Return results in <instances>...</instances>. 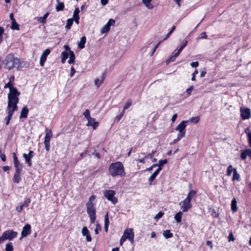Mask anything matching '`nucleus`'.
I'll use <instances>...</instances> for the list:
<instances>
[{"label": "nucleus", "instance_id": "obj_1", "mask_svg": "<svg viewBox=\"0 0 251 251\" xmlns=\"http://www.w3.org/2000/svg\"><path fill=\"white\" fill-rule=\"evenodd\" d=\"M4 68L9 71L14 68L18 69L21 66V64L20 59L15 57L13 54H8L7 55L2 62Z\"/></svg>", "mask_w": 251, "mask_h": 251}, {"label": "nucleus", "instance_id": "obj_2", "mask_svg": "<svg viewBox=\"0 0 251 251\" xmlns=\"http://www.w3.org/2000/svg\"><path fill=\"white\" fill-rule=\"evenodd\" d=\"M108 170L110 174L113 177L118 176H125L124 167L121 162H116L111 164L109 167Z\"/></svg>", "mask_w": 251, "mask_h": 251}, {"label": "nucleus", "instance_id": "obj_3", "mask_svg": "<svg viewBox=\"0 0 251 251\" xmlns=\"http://www.w3.org/2000/svg\"><path fill=\"white\" fill-rule=\"evenodd\" d=\"M20 93L18 91L16 88H13L11 89V91L8 94V104L9 106L10 104L17 105L19 102V96Z\"/></svg>", "mask_w": 251, "mask_h": 251}, {"label": "nucleus", "instance_id": "obj_4", "mask_svg": "<svg viewBox=\"0 0 251 251\" xmlns=\"http://www.w3.org/2000/svg\"><path fill=\"white\" fill-rule=\"evenodd\" d=\"M95 206V204H91L90 202H87L86 203L87 212L92 223H95L96 218V208Z\"/></svg>", "mask_w": 251, "mask_h": 251}, {"label": "nucleus", "instance_id": "obj_5", "mask_svg": "<svg viewBox=\"0 0 251 251\" xmlns=\"http://www.w3.org/2000/svg\"><path fill=\"white\" fill-rule=\"evenodd\" d=\"M17 232L12 230H7L3 232L2 235L0 237V244L5 240H11L16 237Z\"/></svg>", "mask_w": 251, "mask_h": 251}, {"label": "nucleus", "instance_id": "obj_6", "mask_svg": "<svg viewBox=\"0 0 251 251\" xmlns=\"http://www.w3.org/2000/svg\"><path fill=\"white\" fill-rule=\"evenodd\" d=\"M103 193L105 198L111 201L113 204H115L117 202L118 199L115 197L116 193L114 191L110 190H104Z\"/></svg>", "mask_w": 251, "mask_h": 251}, {"label": "nucleus", "instance_id": "obj_7", "mask_svg": "<svg viewBox=\"0 0 251 251\" xmlns=\"http://www.w3.org/2000/svg\"><path fill=\"white\" fill-rule=\"evenodd\" d=\"M189 123V121H182L175 128V130L179 132L178 135L184 137L185 135L186 123Z\"/></svg>", "mask_w": 251, "mask_h": 251}, {"label": "nucleus", "instance_id": "obj_8", "mask_svg": "<svg viewBox=\"0 0 251 251\" xmlns=\"http://www.w3.org/2000/svg\"><path fill=\"white\" fill-rule=\"evenodd\" d=\"M240 116L243 120L249 119L251 116L250 109L248 108H241Z\"/></svg>", "mask_w": 251, "mask_h": 251}, {"label": "nucleus", "instance_id": "obj_9", "mask_svg": "<svg viewBox=\"0 0 251 251\" xmlns=\"http://www.w3.org/2000/svg\"><path fill=\"white\" fill-rule=\"evenodd\" d=\"M179 205L181 206V210L184 212L187 211L189 209L192 207L191 202L185 199L179 203Z\"/></svg>", "mask_w": 251, "mask_h": 251}, {"label": "nucleus", "instance_id": "obj_10", "mask_svg": "<svg viewBox=\"0 0 251 251\" xmlns=\"http://www.w3.org/2000/svg\"><path fill=\"white\" fill-rule=\"evenodd\" d=\"M50 53V50L49 49H46L42 53L40 59V65L43 66L46 61L47 56Z\"/></svg>", "mask_w": 251, "mask_h": 251}, {"label": "nucleus", "instance_id": "obj_11", "mask_svg": "<svg viewBox=\"0 0 251 251\" xmlns=\"http://www.w3.org/2000/svg\"><path fill=\"white\" fill-rule=\"evenodd\" d=\"M18 110V106L16 105V104H15V105L10 104V106H9V104H8L6 111L8 113L7 116L12 118L14 112L15 111H17Z\"/></svg>", "mask_w": 251, "mask_h": 251}, {"label": "nucleus", "instance_id": "obj_12", "mask_svg": "<svg viewBox=\"0 0 251 251\" xmlns=\"http://www.w3.org/2000/svg\"><path fill=\"white\" fill-rule=\"evenodd\" d=\"M31 233V226L29 224L25 226L21 233L22 237H26Z\"/></svg>", "mask_w": 251, "mask_h": 251}, {"label": "nucleus", "instance_id": "obj_13", "mask_svg": "<svg viewBox=\"0 0 251 251\" xmlns=\"http://www.w3.org/2000/svg\"><path fill=\"white\" fill-rule=\"evenodd\" d=\"M88 123L86 126H92L94 129H96L99 126V123L95 121V119L91 117L87 119Z\"/></svg>", "mask_w": 251, "mask_h": 251}, {"label": "nucleus", "instance_id": "obj_14", "mask_svg": "<svg viewBox=\"0 0 251 251\" xmlns=\"http://www.w3.org/2000/svg\"><path fill=\"white\" fill-rule=\"evenodd\" d=\"M9 17L12 22L11 28L13 30H19L20 29L19 25L16 23V20L14 19V14L12 13H10Z\"/></svg>", "mask_w": 251, "mask_h": 251}, {"label": "nucleus", "instance_id": "obj_15", "mask_svg": "<svg viewBox=\"0 0 251 251\" xmlns=\"http://www.w3.org/2000/svg\"><path fill=\"white\" fill-rule=\"evenodd\" d=\"M250 156L251 159V150L250 149H247L242 151L241 153V159L243 160H245L247 156Z\"/></svg>", "mask_w": 251, "mask_h": 251}, {"label": "nucleus", "instance_id": "obj_16", "mask_svg": "<svg viewBox=\"0 0 251 251\" xmlns=\"http://www.w3.org/2000/svg\"><path fill=\"white\" fill-rule=\"evenodd\" d=\"M82 234L83 236H86L87 241L91 242L92 241V238L91 237L89 231L86 227H83L82 229Z\"/></svg>", "mask_w": 251, "mask_h": 251}, {"label": "nucleus", "instance_id": "obj_17", "mask_svg": "<svg viewBox=\"0 0 251 251\" xmlns=\"http://www.w3.org/2000/svg\"><path fill=\"white\" fill-rule=\"evenodd\" d=\"M162 168H158L157 170L151 175V176L149 177L148 181L149 182L150 185H152V181L155 178L156 176L158 175L159 172L161 171Z\"/></svg>", "mask_w": 251, "mask_h": 251}, {"label": "nucleus", "instance_id": "obj_18", "mask_svg": "<svg viewBox=\"0 0 251 251\" xmlns=\"http://www.w3.org/2000/svg\"><path fill=\"white\" fill-rule=\"evenodd\" d=\"M52 136V132L50 129L46 128L45 130V136L44 142H50L51 138Z\"/></svg>", "mask_w": 251, "mask_h": 251}, {"label": "nucleus", "instance_id": "obj_19", "mask_svg": "<svg viewBox=\"0 0 251 251\" xmlns=\"http://www.w3.org/2000/svg\"><path fill=\"white\" fill-rule=\"evenodd\" d=\"M80 11L79 10L78 8H75V10H74V13H73V18L74 21H75V23L76 24H79V13Z\"/></svg>", "mask_w": 251, "mask_h": 251}, {"label": "nucleus", "instance_id": "obj_20", "mask_svg": "<svg viewBox=\"0 0 251 251\" xmlns=\"http://www.w3.org/2000/svg\"><path fill=\"white\" fill-rule=\"evenodd\" d=\"M49 15V12H47L43 17H37V20L40 23L45 24L46 22V19Z\"/></svg>", "mask_w": 251, "mask_h": 251}, {"label": "nucleus", "instance_id": "obj_21", "mask_svg": "<svg viewBox=\"0 0 251 251\" xmlns=\"http://www.w3.org/2000/svg\"><path fill=\"white\" fill-rule=\"evenodd\" d=\"M104 79V74L100 76V78H97L95 80V84L98 87H100L103 83Z\"/></svg>", "mask_w": 251, "mask_h": 251}, {"label": "nucleus", "instance_id": "obj_22", "mask_svg": "<svg viewBox=\"0 0 251 251\" xmlns=\"http://www.w3.org/2000/svg\"><path fill=\"white\" fill-rule=\"evenodd\" d=\"M134 235V232L133 231V229L131 228H128L126 229L124 231L123 236H125L126 238H129V237Z\"/></svg>", "mask_w": 251, "mask_h": 251}, {"label": "nucleus", "instance_id": "obj_23", "mask_svg": "<svg viewBox=\"0 0 251 251\" xmlns=\"http://www.w3.org/2000/svg\"><path fill=\"white\" fill-rule=\"evenodd\" d=\"M15 168V173H21L23 169V165L19 162L14 163Z\"/></svg>", "mask_w": 251, "mask_h": 251}, {"label": "nucleus", "instance_id": "obj_24", "mask_svg": "<svg viewBox=\"0 0 251 251\" xmlns=\"http://www.w3.org/2000/svg\"><path fill=\"white\" fill-rule=\"evenodd\" d=\"M57 4L56 5L55 8L57 11H62L64 9V4L61 2L59 0H56Z\"/></svg>", "mask_w": 251, "mask_h": 251}, {"label": "nucleus", "instance_id": "obj_25", "mask_svg": "<svg viewBox=\"0 0 251 251\" xmlns=\"http://www.w3.org/2000/svg\"><path fill=\"white\" fill-rule=\"evenodd\" d=\"M28 110L26 107H24L21 111L20 118H26L27 116Z\"/></svg>", "mask_w": 251, "mask_h": 251}, {"label": "nucleus", "instance_id": "obj_26", "mask_svg": "<svg viewBox=\"0 0 251 251\" xmlns=\"http://www.w3.org/2000/svg\"><path fill=\"white\" fill-rule=\"evenodd\" d=\"M86 38L85 36H82L80 38V41L78 43V47L80 49H82L85 47V44L86 43Z\"/></svg>", "mask_w": 251, "mask_h": 251}, {"label": "nucleus", "instance_id": "obj_27", "mask_svg": "<svg viewBox=\"0 0 251 251\" xmlns=\"http://www.w3.org/2000/svg\"><path fill=\"white\" fill-rule=\"evenodd\" d=\"M231 209L233 212L237 211V201L235 198H233L231 201Z\"/></svg>", "mask_w": 251, "mask_h": 251}, {"label": "nucleus", "instance_id": "obj_28", "mask_svg": "<svg viewBox=\"0 0 251 251\" xmlns=\"http://www.w3.org/2000/svg\"><path fill=\"white\" fill-rule=\"evenodd\" d=\"M196 194V192L194 190H191L188 194L187 195V197L185 199L187 201H188L191 202V201L195 195Z\"/></svg>", "mask_w": 251, "mask_h": 251}, {"label": "nucleus", "instance_id": "obj_29", "mask_svg": "<svg viewBox=\"0 0 251 251\" xmlns=\"http://www.w3.org/2000/svg\"><path fill=\"white\" fill-rule=\"evenodd\" d=\"M68 52L67 51H63L61 53V62L62 63H64L66 60V59L68 57L69 55Z\"/></svg>", "mask_w": 251, "mask_h": 251}, {"label": "nucleus", "instance_id": "obj_30", "mask_svg": "<svg viewBox=\"0 0 251 251\" xmlns=\"http://www.w3.org/2000/svg\"><path fill=\"white\" fill-rule=\"evenodd\" d=\"M143 3L147 7L148 9H151L153 8V5L151 3V0H142Z\"/></svg>", "mask_w": 251, "mask_h": 251}, {"label": "nucleus", "instance_id": "obj_31", "mask_svg": "<svg viewBox=\"0 0 251 251\" xmlns=\"http://www.w3.org/2000/svg\"><path fill=\"white\" fill-rule=\"evenodd\" d=\"M182 214V212L179 211L175 215L174 218L177 223L181 222Z\"/></svg>", "mask_w": 251, "mask_h": 251}, {"label": "nucleus", "instance_id": "obj_32", "mask_svg": "<svg viewBox=\"0 0 251 251\" xmlns=\"http://www.w3.org/2000/svg\"><path fill=\"white\" fill-rule=\"evenodd\" d=\"M21 173H15L13 177V182L15 183H19L21 180L20 177Z\"/></svg>", "mask_w": 251, "mask_h": 251}, {"label": "nucleus", "instance_id": "obj_33", "mask_svg": "<svg viewBox=\"0 0 251 251\" xmlns=\"http://www.w3.org/2000/svg\"><path fill=\"white\" fill-rule=\"evenodd\" d=\"M69 53L70 57L69 60H68V63L69 64L74 63L75 59V55L73 51H70Z\"/></svg>", "mask_w": 251, "mask_h": 251}, {"label": "nucleus", "instance_id": "obj_34", "mask_svg": "<svg viewBox=\"0 0 251 251\" xmlns=\"http://www.w3.org/2000/svg\"><path fill=\"white\" fill-rule=\"evenodd\" d=\"M163 235L164 236V237L166 238V239H168V238H171L173 237V234L172 233H171L170 232V230H164L163 231Z\"/></svg>", "mask_w": 251, "mask_h": 251}, {"label": "nucleus", "instance_id": "obj_35", "mask_svg": "<svg viewBox=\"0 0 251 251\" xmlns=\"http://www.w3.org/2000/svg\"><path fill=\"white\" fill-rule=\"evenodd\" d=\"M24 158L25 160L26 163H27L28 166L30 167L32 165L31 158L27 155V154L24 153L23 155Z\"/></svg>", "mask_w": 251, "mask_h": 251}, {"label": "nucleus", "instance_id": "obj_36", "mask_svg": "<svg viewBox=\"0 0 251 251\" xmlns=\"http://www.w3.org/2000/svg\"><path fill=\"white\" fill-rule=\"evenodd\" d=\"M74 19L73 18L69 19L67 21L65 28L67 30L70 29L73 25Z\"/></svg>", "mask_w": 251, "mask_h": 251}, {"label": "nucleus", "instance_id": "obj_37", "mask_svg": "<svg viewBox=\"0 0 251 251\" xmlns=\"http://www.w3.org/2000/svg\"><path fill=\"white\" fill-rule=\"evenodd\" d=\"M245 132L246 133H247L248 137L249 146L250 148H251V131L249 130L248 128H247V129H246Z\"/></svg>", "mask_w": 251, "mask_h": 251}, {"label": "nucleus", "instance_id": "obj_38", "mask_svg": "<svg viewBox=\"0 0 251 251\" xmlns=\"http://www.w3.org/2000/svg\"><path fill=\"white\" fill-rule=\"evenodd\" d=\"M110 28V26H109L107 24H105L101 29V33H105L108 32Z\"/></svg>", "mask_w": 251, "mask_h": 251}, {"label": "nucleus", "instance_id": "obj_39", "mask_svg": "<svg viewBox=\"0 0 251 251\" xmlns=\"http://www.w3.org/2000/svg\"><path fill=\"white\" fill-rule=\"evenodd\" d=\"M240 178V175L239 174L237 173V170L236 169H233V178L232 179L233 180H239Z\"/></svg>", "mask_w": 251, "mask_h": 251}, {"label": "nucleus", "instance_id": "obj_40", "mask_svg": "<svg viewBox=\"0 0 251 251\" xmlns=\"http://www.w3.org/2000/svg\"><path fill=\"white\" fill-rule=\"evenodd\" d=\"M31 202V200L29 198H25L24 202L22 204L23 207H27Z\"/></svg>", "mask_w": 251, "mask_h": 251}, {"label": "nucleus", "instance_id": "obj_41", "mask_svg": "<svg viewBox=\"0 0 251 251\" xmlns=\"http://www.w3.org/2000/svg\"><path fill=\"white\" fill-rule=\"evenodd\" d=\"M187 43H188L187 41L186 40H184L182 41L181 45L180 46L178 50L181 52L182 51V50L187 46Z\"/></svg>", "mask_w": 251, "mask_h": 251}, {"label": "nucleus", "instance_id": "obj_42", "mask_svg": "<svg viewBox=\"0 0 251 251\" xmlns=\"http://www.w3.org/2000/svg\"><path fill=\"white\" fill-rule=\"evenodd\" d=\"M167 162L168 161L166 159L164 160H159L158 161V163L157 164V166L158 167V168H162L161 166H162L164 164H166Z\"/></svg>", "mask_w": 251, "mask_h": 251}, {"label": "nucleus", "instance_id": "obj_43", "mask_svg": "<svg viewBox=\"0 0 251 251\" xmlns=\"http://www.w3.org/2000/svg\"><path fill=\"white\" fill-rule=\"evenodd\" d=\"M83 115L87 120L90 119L91 117L89 109H86L85 111L83 112Z\"/></svg>", "mask_w": 251, "mask_h": 251}, {"label": "nucleus", "instance_id": "obj_44", "mask_svg": "<svg viewBox=\"0 0 251 251\" xmlns=\"http://www.w3.org/2000/svg\"><path fill=\"white\" fill-rule=\"evenodd\" d=\"M199 120H200L199 117L196 116V117H195L191 118L190 119V120H188V121H189V122H191L192 123H194L195 124H197V123H198L199 122Z\"/></svg>", "mask_w": 251, "mask_h": 251}, {"label": "nucleus", "instance_id": "obj_45", "mask_svg": "<svg viewBox=\"0 0 251 251\" xmlns=\"http://www.w3.org/2000/svg\"><path fill=\"white\" fill-rule=\"evenodd\" d=\"M5 250L6 251H13V248L11 243L6 244Z\"/></svg>", "mask_w": 251, "mask_h": 251}, {"label": "nucleus", "instance_id": "obj_46", "mask_svg": "<svg viewBox=\"0 0 251 251\" xmlns=\"http://www.w3.org/2000/svg\"><path fill=\"white\" fill-rule=\"evenodd\" d=\"M109 224V221L108 218V213L104 216V226H108Z\"/></svg>", "mask_w": 251, "mask_h": 251}, {"label": "nucleus", "instance_id": "obj_47", "mask_svg": "<svg viewBox=\"0 0 251 251\" xmlns=\"http://www.w3.org/2000/svg\"><path fill=\"white\" fill-rule=\"evenodd\" d=\"M156 153V151H152V152L151 153H149L148 154H147L145 156V158H150V159H152V156L154 154H155V153Z\"/></svg>", "mask_w": 251, "mask_h": 251}, {"label": "nucleus", "instance_id": "obj_48", "mask_svg": "<svg viewBox=\"0 0 251 251\" xmlns=\"http://www.w3.org/2000/svg\"><path fill=\"white\" fill-rule=\"evenodd\" d=\"M232 171L233 172V170L232 169V167L231 165H230L228 166V167L227 168V173H226L227 176H230Z\"/></svg>", "mask_w": 251, "mask_h": 251}, {"label": "nucleus", "instance_id": "obj_49", "mask_svg": "<svg viewBox=\"0 0 251 251\" xmlns=\"http://www.w3.org/2000/svg\"><path fill=\"white\" fill-rule=\"evenodd\" d=\"M183 137H182L181 136H180L179 135H177V137L176 139H175L173 142H172L171 143V145H174V144H175L177 142H178L179 140H180Z\"/></svg>", "mask_w": 251, "mask_h": 251}, {"label": "nucleus", "instance_id": "obj_50", "mask_svg": "<svg viewBox=\"0 0 251 251\" xmlns=\"http://www.w3.org/2000/svg\"><path fill=\"white\" fill-rule=\"evenodd\" d=\"M4 88H9L10 91H11V89H12V88H15V87L13 86L12 83L8 82L7 83L5 84Z\"/></svg>", "mask_w": 251, "mask_h": 251}, {"label": "nucleus", "instance_id": "obj_51", "mask_svg": "<svg viewBox=\"0 0 251 251\" xmlns=\"http://www.w3.org/2000/svg\"><path fill=\"white\" fill-rule=\"evenodd\" d=\"M193 89H194V86H191L189 88L186 89V93H187V94L188 96H190L191 95V92H192V90H193Z\"/></svg>", "mask_w": 251, "mask_h": 251}, {"label": "nucleus", "instance_id": "obj_52", "mask_svg": "<svg viewBox=\"0 0 251 251\" xmlns=\"http://www.w3.org/2000/svg\"><path fill=\"white\" fill-rule=\"evenodd\" d=\"M101 229V227L99 224L96 225V228H95L94 232L95 234H98L99 232V230Z\"/></svg>", "mask_w": 251, "mask_h": 251}, {"label": "nucleus", "instance_id": "obj_53", "mask_svg": "<svg viewBox=\"0 0 251 251\" xmlns=\"http://www.w3.org/2000/svg\"><path fill=\"white\" fill-rule=\"evenodd\" d=\"M198 74V71L196 70L192 74V78L191 80L192 81H195L196 80V75Z\"/></svg>", "mask_w": 251, "mask_h": 251}, {"label": "nucleus", "instance_id": "obj_54", "mask_svg": "<svg viewBox=\"0 0 251 251\" xmlns=\"http://www.w3.org/2000/svg\"><path fill=\"white\" fill-rule=\"evenodd\" d=\"M115 23V21L112 19H110L109 20L108 22L106 23L109 26L112 25H114Z\"/></svg>", "mask_w": 251, "mask_h": 251}, {"label": "nucleus", "instance_id": "obj_55", "mask_svg": "<svg viewBox=\"0 0 251 251\" xmlns=\"http://www.w3.org/2000/svg\"><path fill=\"white\" fill-rule=\"evenodd\" d=\"M164 214V213L162 212V211H159L156 215V216H155V219H159L160 218H161L163 215Z\"/></svg>", "mask_w": 251, "mask_h": 251}, {"label": "nucleus", "instance_id": "obj_56", "mask_svg": "<svg viewBox=\"0 0 251 251\" xmlns=\"http://www.w3.org/2000/svg\"><path fill=\"white\" fill-rule=\"evenodd\" d=\"M131 105V102L130 101H128L124 107V111H125L126 109L128 108Z\"/></svg>", "mask_w": 251, "mask_h": 251}, {"label": "nucleus", "instance_id": "obj_57", "mask_svg": "<svg viewBox=\"0 0 251 251\" xmlns=\"http://www.w3.org/2000/svg\"><path fill=\"white\" fill-rule=\"evenodd\" d=\"M125 113V111L123 110V111L121 112V113L117 116L116 118H115V120H117L118 122L119 121L121 118L123 117L124 114Z\"/></svg>", "mask_w": 251, "mask_h": 251}, {"label": "nucleus", "instance_id": "obj_58", "mask_svg": "<svg viewBox=\"0 0 251 251\" xmlns=\"http://www.w3.org/2000/svg\"><path fill=\"white\" fill-rule=\"evenodd\" d=\"M44 143L45 144V149H46V151H49L50 149V142L44 141Z\"/></svg>", "mask_w": 251, "mask_h": 251}, {"label": "nucleus", "instance_id": "obj_59", "mask_svg": "<svg viewBox=\"0 0 251 251\" xmlns=\"http://www.w3.org/2000/svg\"><path fill=\"white\" fill-rule=\"evenodd\" d=\"M228 241L229 242L234 241L235 238H234V237L233 236V235L232 233V232L229 233V234L228 235Z\"/></svg>", "mask_w": 251, "mask_h": 251}, {"label": "nucleus", "instance_id": "obj_60", "mask_svg": "<svg viewBox=\"0 0 251 251\" xmlns=\"http://www.w3.org/2000/svg\"><path fill=\"white\" fill-rule=\"evenodd\" d=\"M13 158L14 163L19 162L17 157L16 154L15 152L13 153Z\"/></svg>", "mask_w": 251, "mask_h": 251}, {"label": "nucleus", "instance_id": "obj_61", "mask_svg": "<svg viewBox=\"0 0 251 251\" xmlns=\"http://www.w3.org/2000/svg\"><path fill=\"white\" fill-rule=\"evenodd\" d=\"M199 63L198 61L191 63L190 65L193 68H196L199 66Z\"/></svg>", "mask_w": 251, "mask_h": 251}, {"label": "nucleus", "instance_id": "obj_62", "mask_svg": "<svg viewBox=\"0 0 251 251\" xmlns=\"http://www.w3.org/2000/svg\"><path fill=\"white\" fill-rule=\"evenodd\" d=\"M126 239H127V238L123 235L120 241V245L122 246Z\"/></svg>", "mask_w": 251, "mask_h": 251}, {"label": "nucleus", "instance_id": "obj_63", "mask_svg": "<svg viewBox=\"0 0 251 251\" xmlns=\"http://www.w3.org/2000/svg\"><path fill=\"white\" fill-rule=\"evenodd\" d=\"M11 119V117H9L8 116L5 117V118H4V121H5V124L6 126L9 125Z\"/></svg>", "mask_w": 251, "mask_h": 251}, {"label": "nucleus", "instance_id": "obj_64", "mask_svg": "<svg viewBox=\"0 0 251 251\" xmlns=\"http://www.w3.org/2000/svg\"><path fill=\"white\" fill-rule=\"evenodd\" d=\"M23 206L22 204L17 206L16 207V210L18 212H21L23 208Z\"/></svg>", "mask_w": 251, "mask_h": 251}]
</instances>
